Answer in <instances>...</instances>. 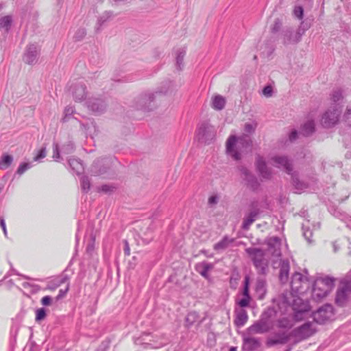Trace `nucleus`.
<instances>
[{
    "label": "nucleus",
    "mask_w": 351,
    "mask_h": 351,
    "mask_svg": "<svg viewBox=\"0 0 351 351\" xmlns=\"http://www.w3.org/2000/svg\"><path fill=\"white\" fill-rule=\"evenodd\" d=\"M261 206L258 201H253L250 206V211L245 216L242 228L244 230H247L253 222L259 217L261 213Z\"/></svg>",
    "instance_id": "nucleus-11"
},
{
    "label": "nucleus",
    "mask_w": 351,
    "mask_h": 351,
    "mask_svg": "<svg viewBox=\"0 0 351 351\" xmlns=\"http://www.w3.org/2000/svg\"><path fill=\"white\" fill-rule=\"evenodd\" d=\"M74 151V145L73 143L69 142L65 144L62 147V152L65 154H69Z\"/></svg>",
    "instance_id": "nucleus-45"
},
{
    "label": "nucleus",
    "mask_w": 351,
    "mask_h": 351,
    "mask_svg": "<svg viewBox=\"0 0 351 351\" xmlns=\"http://www.w3.org/2000/svg\"><path fill=\"white\" fill-rule=\"evenodd\" d=\"M166 86H167V90H162L160 89V90L157 91L156 93V94L157 93H164V94H166L169 92V90L173 86V84H172V82H167L165 83Z\"/></svg>",
    "instance_id": "nucleus-59"
},
{
    "label": "nucleus",
    "mask_w": 351,
    "mask_h": 351,
    "mask_svg": "<svg viewBox=\"0 0 351 351\" xmlns=\"http://www.w3.org/2000/svg\"><path fill=\"white\" fill-rule=\"evenodd\" d=\"M196 136L199 142L210 144L215 136V128L208 123H202L197 130Z\"/></svg>",
    "instance_id": "nucleus-9"
},
{
    "label": "nucleus",
    "mask_w": 351,
    "mask_h": 351,
    "mask_svg": "<svg viewBox=\"0 0 351 351\" xmlns=\"http://www.w3.org/2000/svg\"><path fill=\"white\" fill-rule=\"evenodd\" d=\"M213 268V265L207 262H202L197 265V271L204 277L208 278V272Z\"/></svg>",
    "instance_id": "nucleus-32"
},
{
    "label": "nucleus",
    "mask_w": 351,
    "mask_h": 351,
    "mask_svg": "<svg viewBox=\"0 0 351 351\" xmlns=\"http://www.w3.org/2000/svg\"><path fill=\"white\" fill-rule=\"evenodd\" d=\"M351 290L348 289L345 283L340 282L339 287L337 291L335 302L339 306H346L350 299Z\"/></svg>",
    "instance_id": "nucleus-16"
},
{
    "label": "nucleus",
    "mask_w": 351,
    "mask_h": 351,
    "mask_svg": "<svg viewBox=\"0 0 351 351\" xmlns=\"http://www.w3.org/2000/svg\"><path fill=\"white\" fill-rule=\"evenodd\" d=\"M241 177L245 182L247 186L252 191H256L259 187V182L254 175L252 173L245 167H239Z\"/></svg>",
    "instance_id": "nucleus-15"
},
{
    "label": "nucleus",
    "mask_w": 351,
    "mask_h": 351,
    "mask_svg": "<svg viewBox=\"0 0 351 351\" xmlns=\"http://www.w3.org/2000/svg\"><path fill=\"white\" fill-rule=\"evenodd\" d=\"M53 158L55 160H57L60 158V152H59V147L58 144L56 143H53Z\"/></svg>",
    "instance_id": "nucleus-52"
},
{
    "label": "nucleus",
    "mask_w": 351,
    "mask_h": 351,
    "mask_svg": "<svg viewBox=\"0 0 351 351\" xmlns=\"http://www.w3.org/2000/svg\"><path fill=\"white\" fill-rule=\"evenodd\" d=\"M71 90L76 101H82L86 95V86L82 82H77L73 84L71 88Z\"/></svg>",
    "instance_id": "nucleus-23"
},
{
    "label": "nucleus",
    "mask_w": 351,
    "mask_h": 351,
    "mask_svg": "<svg viewBox=\"0 0 351 351\" xmlns=\"http://www.w3.org/2000/svg\"><path fill=\"white\" fill-rule=\"evenodd\" d=\"M233 241L234 239L225 236L220 241L214 245L213 248L216 251L223 250L226 249Z\"/></svg>",
    "instance_id": "nucleus-30"
},
{
    "label": "nucleus",
    "mask_w": 351,
    "mask_h": 351,
    "mask_svg": "<svg viewBox=\"0 0 351 351\" xmlns=\"http://www.w3.org/2000/svg\"><path fill=\"white\" fill-rule=\"evenodd\" d=\"M32 167L31 164L29 162H24L19 165L16 173L19 175L23 174L25 171L29 169Z\"/></svg>",
    "instance_id": "nucleus-47"
},
{
    "label": "nucleus",
    "mask_w": 351,
    "mask_h": 351,
    "mask_svg": "<svg viewBox=\"0 0 351 351\" xmlns=\"http://www.w3.org/2000/svg\"><path fill=\"white\" fill-rule=\"evenodd\" d=\"M341 282L346 285L348 287V289L351 290V270L348 272L346 276L341 279Z\"/></svg>",
    "instance_id": "nucleus-50"
},
{
    "label": "nucleus",
    "mask_w": 351,
    "mask_h": 351,
    "mask_svg": "<svg viewBox=\"0 0 351 351\" xmlns=\"http://www.w3.org/2000/svg\"><path fill=\"white\" fill-rule=\"evenodd\" d=\"M236 317L234 319V324L237 327H241L247 322L248 316L247 312L244 309H239L235 311Z\"/></svg>",
    "instance_id": "nucleus-26"
},
{
    "label": "nucleus",
    "mask_w": 351,
    "mask_h": 351,
    "mask_svg": "<svg viewBox=\"0 0 351 351\" xmlns=\"http://www.w3.org/2000/svg\"><path fill=\"white\" fill-rule=\"evenodd\" d=\"M75 112L74 107L71 106H67L64 110V116L62 118V121L65 123L69 121L71 117Z\"/></svg>",
    "instance_id": "nucleus-38"
},
{
    "label": "nucleus",
    "mask_w": 351,
    "mask_h": 351,
    "mask_svg": "<svg viewBox=\"0 0 351 351\" xmlns=\"http://www.w3.org/2000/svg\"><path fill=\"white\" fill-rule=\"evenodd\" d=\"M333 315L332 306L326 304L318 308L317 311L313 313V319L316 323L322 324L330 319Z\"/></svg>",
    "instance_id": "nucleus-13"
},
{
    "label": "nucleus",
    "mask_w": 351,
    "mask_h": 351,
    "mask_svg": "<svg viewBox=\"0 0 351 351\" xmlns=\"http://www.w3.org/2000/svg\"><path fill=\"white\" fill-rule=\"evenodd\" d=\"M282 26V23L279 19H276L271 27L272 32H277L280 30Z\"/></svg>",
    "instance_id": "nucleus-55"
},
{
    "label": "nucleus",
    "mask_w": 351,
    "mask_h": 351,
    "mask_svg": "<svg viewBox=\"0 0 351 351\" xmlns=\"http://www.w3.org/2000/svg\"><path fill=\"white\" fill-rule=\"evenodd\" d=\"M46 317V311L44 308H40L36 311V321L40 322L43 320Z\"/></svg>",
    "instance_id": "nucleus-44"
},
{
    "label": "nucleus",
    "mask_w": 351,
    "mask_h": 351,
    "mask_svg": "<svg viewBox=\"0 0 351 351\" xmlns=\"http://www.w3.org/2000/svg\"><path fill=\"white\" fill-rule=\"evenodd\" d=\"M274 268L280 267L279 279L282 283L287 282L289 278V272L290 269L289 262L288 260H271Z\"/></svg>",
    "instance_id": "nucleus-14"
},
{
    "label": "nucleus",
    "mask_w": 351,
    "mask_h": 351,
    "mask_svg": "<svg viewBox=\"0 0 351 351\" xmlns=\"http://www.w3.org/2000/svg\"><path fill=\"white\" fill-rule=\"evenodd\" d=\"M343 119L346 124L351 126V105L347 106L346 112L344 114Z\"/></svg>",
    "instance_id": "nucleus-46"
},
{
    "label": "nucleus",
    "mask_w": 351,
    "mask_h": 351,
    "mask_svg": "<svg viewBox=\"0 0 351 351\" xmlns=\"http://www.w3.org/2000/svg\"><path fill=\"white\" fill-rule=\"evenodd\" d=\"M303 236L308 243L312 242L311 237H313V232L310 230L309 227L303 224L302 225Z\"/></svg>",
    "instance_id": "nucleus-39"
},
{
    "label": "nucleus",
    "mask_w": 351,
    "mask_h": 351,
    "mask_svg": "<svg viewBox=\"0 0 351 351\" xmlns=\"http://www.w3.org/2000/svg\"><path fill=\"white\" fill-rule=\"evenodd\" d=\"M341 112V107L338 104H333L323 114L322 123L325 128H330L335 125L338 121Z\"/></svg>",
    "instance_id": "nucleus-8"
},
{
    "label": "nucleus",
    "mask_w": 351,
    "mask_h": 351,
    "mask_svg": "<svg viewBox=\"0 0 351 351\" xmlns=\"http://www.w3.org/2000/svg\"><path fill=\"white\" fill-rule=\"evenodd\" d=\"M198 319L199 315L195 311L189 313L185 318L186 326H191L194 323H195L198 320Z\"/></svg>",
    "instance_id": "nucleus-36"
},
{
    "label": "nucleus",
    "mask_w": 351,
    "mask_h": 351,
    "mask_svg": "<svg viewBox=\"0 0 351 351\" xmlns=\"http://www.w3.org/2000/svg\"><path fill=\"white\" fill-rule=\"evenodd\" d=\"M226 101L224 97L217 95L212 97L211 106L216 110H221L224 108Z\"/></svg>",
    "instance_id": "nucleus-27"
},
{
    "label": "nucleus",
    "mask_w": 351,
    "mask_h": 351,
    "mask_svg": "<svg viewBox=\"0 0 351 351\" xmlns=\"http://www.w3.org/2000/svg\"><path fill=\"white\" fill-rule=\"evenodd\" d=\"M315 131V123L313 120L307 121L301 128V134L308 136Z\"/></svg>",
    "instance_id": "nucleus-33"
},
{
    "label": "nucleus",
    "mask_w": 351,
    "mask_h": 351,
    "mask_svg": "<svg viewBox=\"0 0 351 351\" xmlns=\"http://www.w3.org/2000/svg\"><path fill=\"white\" fill-rule=\"evenodd\" d=\"M86 105L88 108L95 114L103 113L106 108V104L104 100L99 98L89 99Z\"/></svg>",
    "instance_id": "nucleus-20"
},
{
    "label": "nucleus",
    "mask_w": 351,
    "mask_h": 351,
    "mask_svg": "<svg viewBox=\"0 0 351 351\" xmlns=\"http://www.w3.org/2000/svg\"><path fill=\"white\" fill-rule=\"evenodd\" d=\"M81 187L84 192H88L90 187V182L87 176H82L80 180Z\"/></svg>",
    "instance_id": "nucleus-41"
},
{
    "label": "nucleus",
    "mask_w": 351,
    "mask_h": 351,
    "mask_svg": "<svg viewBox=\"0 0 351 351\" xmlns=\"http://www.w3.org/2000/svg\"><path fill=\"white\" fill-rule=\"evenodd\" d=\"M250 298L244 297L241 299L237 304L241 307H247L250 304Z\"/></svg>",
    "instance_id": "nucleus-54"
},
{
    "label": "nucleus",
    "mask_w": 351,
    "mask_h": 351,
    "mask_svg": "<svg viewBox=\"0 0 351 351\" xmlns=\"http://www.w3.org/2000/svg\"><path fill=\"white\" fill-rule=\"evenodd\" d=\"M38 49L36 45L30 44L23 55V61L27 64H35L38 61Z\"/></svg>",
    "instance_id": "nucleus-18"
},
{
    "label": "nucleus",
    "mask_w": 351,
    "mask_h": 351,
    "mask_svg": "<svg viewBox=\"0 0 351 351\" xmlns=\"http://www.w3.org/2000/svg\"><path fill=\"white\" fill-rule=\"evenodd\" d=\"M112 16L111 12H105L101 16H100L97 20V24L101 27L105 22L110 19Z\"/></svg>",
    "instance_id": "nucleus-42"
},
{
    "label": "nucleus",
    "mask_w": 351,
    "mask_h": 351,
    "mask_svg": "<svg viewBox=\"0 0 351 351\" xmlns=\"http://www.w3.org/2000/svg\"><path fill=\"white\" fill-rule=\"evenodd\" d=\"M154 98L155 93H147L141 95L138 99V103L139 104L138 108L143 110H148V104L152 102Z\"/></svg>",
    "instance_id": "nucleus-24"
},
{
    "label": "nucleus",
    "mask_w": 351,
    "mask_h": 351,
    "mask_svg": "<svg viewBox=\"0 0 351 351\" xmlns=\"http://www.w3.org/2000/svg\"><path fill=\"white\" fill-rule=\"evenodd\" d=\"M267 245V252L272 257V260H278L281 256V239L278 237H271L265 240Z\"/></svg>",
    "instance_id": "nucleus-12"
},
{
    "label": "nucleus",
    "mask_w": 351,
    "mask_h": 351,
    "mask_svg": "<svg viewBox=\"0 0 351 351\" xmlns=\"http://www.w3.org/2000/svg\"><path fill=\"white\" fill-rule=\"evenodd\" d=\"M252 145V141L248 134H243L238 138L231 135L226 141V152L235 160H239L241 158V154L238 149H245L250 148Z\"/></svg>",
    "instance_id": "nucleus-3"
},
{
    "label": "nucleus",
    "mask_w": 351,
    "mask_h": 351,
    "mask_svg": "<svg viewBox=\"0 0 351 351\" xmlns=\"http://www.w3.org/2000/svg\"><path fill=\"white\" fill-rule=\"evenodd\" d=\"M298 138V132L295 130H293L291 132L289 136V138L290 141H293Z\"/></svg>",
    "instance_id": "nucleus-60"
},
{
    "label": "nucleus",
    "mask_w": 351,
    "mask_h": 351,
    "mask_svg": "<svg viewBox=\"0 0 351 351\" xmlns=\"http://www.w3.org/2000/svg\"><path fill=\"white\" fill-rule=\"evenodd\" d=\"M312 286V282L306 276L295 272L293 274L291 281V290L298 294L305 293Z\"/></svg>",
    "instance_id": "nucleus-7"
},
{
    "label": "nucleus",
    "mask_w": 351,
    "mask_h": 351,
    "mask_svg": "<svg viewBox=\"0 0 351 351\" xmlns=\"http://www.w3.org/2000/svg\"><path fill=\"white\" fill-rule=\"evenodd\" d=\"M0 226L2 228V229H3L4 234L6 235L7 234V230H6L5 221H4L3 219H1V220H0Z\"/></svg>",
    "instance_id": "nucleus-64"
},
{
    "label": "nucleus",
    "mask_w": 351,
    "mask_h": 351,
    "mask_svg": "<svg viewBox=\"0 0 351 351\" xmlns=\"http://www.w3.org/2000/svg\"><path fill=\"white\" fill-rule=\"evenodd\" d=\"M13 161V157L8 154H3L0 160V169H6L12 164Z\"/></svg>",
    "instance_id": "nucleus-35"
},
{
    "label": "nucleus",
    "mask_w": 351,
    "mask_h": 351,
    "mask_svg": "<svg viewBox=\"0 0 351 351\" xmlns=\"http://www.w3.org/2000/svg\"><path fill=\"white\" fill-rule=\"evenodd\" d=\"M256 166L260 175L264 179H270L271 176V169H269L264 160L263 158L258 156L256 158Z\"/></svg>",
    "instance_id": "nucleus-22"
},
{
    "label": "nucleus",
    "mask_w": 351,
    "mask_h": 351,
    "mask_svg": "<svg viewBox=\"0 0 351 351\" xmlns=\"http://www.w3.org/2000/svg\"><path fill=\"white\" fill-rule=\"evenodd\" d=\"M112 187L108 184H104L101 186V191L105 193H108L109 191H111Z\"/></svg>",
    "instance_id": "nucleus-61"
},
{
    "label": "nucleus",
    "mask_w": 351,
    "mask_h": 351,
    "mask_svg": "<svg viewBox=\"0 0 351 351\" xmlns=\"http://www.w3.org/2000/svg\"><path fill=\"white\" fill-rule=\"evenodd\" d=\"M13 24V16L12 15H6L0 17V29H4L8 33L12 28Z\"/></svg>",
    "instance_id": "nucleus-28"
},
{
    "label": "nucleus",
    "mask_w": 351,
    "mask_h": 351,
    "mask_svg": "<svg viewBox=\"0 0 351 351\" xmlns=\"http://www.w3.org/2000/svg\"><path fill=\"white\" fill-rule=\"evenodd\" d=\"M276 311L274 308H268L261 315L259 320L254 322L247 329L248 335L263 334L271 330L274 326Z\"/></svg>",
    "instance_id": "nucleus-2"
},
{
    "label": "nucleus",
    "mask_w": 351,
    "mask_h": 351,
    "mask_svg": "<svg viewBox=\"0 0 351 351\" xmlns=\"http://www.w3.org/2000/svg\"><path fill=\"white\" fill-rule=\"evenodd\" d=\"M335 285V278L326 276L317 278L313 285L312 298L319 301L325 298L332 289Z\"/></svg>",
    "instance_id": "nucleus-5"
},
{
    "label": "nucleus",
    "mask_w": 351,
    "mask_h": 351,
    "mask_svg": "<svg viewBox=\"0 0 351 351\" xmlns=\"http://www.w3.org/2000/svg\"><path fill=\"white\" fill-rule=\"evenodd\" d=\"M81 127L84 132L87 134L93 137L94 135L97 134V127L95 123L92 120H88L86 123H81Z\"/></svg>",
    "instance_id": "nucleus-25"
},
{
    "label": "nucleus",
    "mask_w": 351,
    "mask_h": 351,
    "mask_svg": "<svg viewBox=\"0 0 351 351\" xmlns=\"http://www.w3.org/2000/svg\"><path fill=\"white\" fill-rule=\"evenodd\" d=\"M186 50L184 48H180L176 52V67L178 70H182L184 67V58Z\"/></svg>",
    "instance_id": "nucleus-34"
},
{
    "label": "nucleus",
    "mask_w": 351,
    "mask_h": 351,
    "mask_svg": "<svg viewBox=\"0 0 351 351\" xmlns=\"http://www.w3.org/2000/svg\"><path fill=\"white\" fill-rule=\"evenodd\" d=\"M293 14L295 17L299 19H302L303 18L304 10L302 6L298 5L295 6L293 10Z\"/></svg>",
    "instance_id": "nucleus-48"
},
{
    "label": "nucleus",
    "mask_w": 351,
    "mask_h": 351,
    "mask_svg": "<svg viewBox=\"0 0 351 351\" xmlns=\"http://www.w3.org/2000/svg\"><path fill=\"white\" fill-rule=\"evenodd\" d=\"M274 165L279 169L285 170L287 173L291 175L293 173L292 163L284 156H277L271 158Z\"/></svg>",
    "instance_id": "nucleus-19"
},
{
    "label": "nucleus",
    "mask_w": 351,
    "mask_h": 351,
    "mask_svg": "<svg viewBox=\"0 0 351 351\" xmlns=\"http://www.w3.org/2000/svg\"><path fill=\"white\" fill-rule=\"evenodd\" d=\"M51 302H52V298H51V297H50L49 295H46V296L43 297L41 300V304L43 306H49L51 304Z\"/></svg>",
    "instance_id": "nucleus-56"
},
{
    "label": "nucleus",
    "mask_w": 351,
    "mask_h": 351,
    "mask_svg": "<svg viewBox=\"0 0 351 351\" xmlns=\"http://www.w3.org/2000/svg\"><path fill=\"white\" fill-rule=\"evenodd\" d=\"M342 91L339 88L334 90L331 94V99L335 102H337L342 99Z\"/></svg>",
    "instance_id": "nucleus-43"
},
{
    "label": "nucleus",
    "mask_w": 351,
    "mask_h": 351,
    "mask_svg": "<svg viewBox=\"0 0 351 351\" xmlns=\"http://www.w3.org/2000/svg\"><path fill=\"white\" fill-rule=\"evenodd\" d=\"M272 92H273V88L271 86L268 85V86H266L263 89V94L266 97H270L272 96Z\"/></svg>",
    "instance_id": "nucleus-53"
},
{
    "label": "nucleus",
    "mask_w": 351,
    "mask_h": 351,
    "mask_svg": "<svg viewBox=\"0 0 351 351\" xmlns=\"http://www.w3.org/2000/svg\"><path fill=\"white\" fill-rule=\"evenodd\" d=\"M123 243H124L123 250H124L125 255L129 256L130 254V249L129 243L127 240H124Z\"/></svg>",
    "instance_id": "nucleus-58"
},
{
    "label": "nucleus",
    "mask_w": 351,
    "mask_h": 351,
    "mask_svg": "<svg viewBox=\"0 0 351 351\" xmlns=\"http://www.w3.org/2000/svg\"><path fill=\"white\" fill-rule=\"evenodd\" d=\"M68 162L70 167L77 174H80L84 171V166L81 160L71 158L69 159Z\"/></svg>",
    "instance_id": "nucleus-29"
},
{
    "label": "nucleus",
    "mask_w": 351,
    "mask_h": 351,
    "mask_svg": "<svg viewBox=\"0 0 351 351\" xmlns=\"http://www.w3.org/2000/svg\"><path fill=\"white\" fill-rule=\"evenodd\" d=\"M309 27L310 25L304 21L301 22L295 31L292 27H286L282 32V43L285 45L297 44Z\"/></svg>",
    "instance_id": "nucleus-6"
},
{
    "label": "nucleus",
    "mask_w": 351,
    "mask_h": 351,
    "mask_svg": "<svg viewBox=\"0 0 351 351\" xmlns=\"http://www.w3.org/2000/svg\"><path fill=\"white\" fill-rule=\"evenodd\" d=\"M68 291H69V285H67L66 288L64 290L60 289L59 291L58 295L56 297V300H59L60 299L64 297V295H66V293H67Z\"/></svg>",
    "instance_id": "nucleus-57"
},
{
    "label": "nucleus",
    "mask_w": 351,
    "mask_h": 351,
    "mask_svg": "<svg viewBox=\"0 0 351 351\" xmlns=\"http://www.w3.org/2000/svg\"><path fill=\"white\" fill-rule=\"evenodd\" d=\"M46 148L43 147L39 151L38 154L34 158V161H39L41 159L44 158L46 156Z\"/></svg>",
    "instance_id": "nucleus-49"
},
{
    "label": "nucleus",
    "mask_w": 351,
    "mask_h": 351,
    "mask_svg": "<svg viewBox=\"0 0 351 351\" xmlns=\"http://www.w3.org/2000/svg\"><path fill=\"white\" fill-rule=\"evenodd\" d=\"M246 254L253 263L254 266L260 274H266L269 267V254L258 247H247Z\"/></svg>",
    "instance_id": "nucleus-4"
},
{
    "label": "nucleus",
    "mask_w": 351,
    "mask_h": 351,
    "mask_svg": "<svg viewBox=\"0 0 351 351\" xmlns=\"http://www.w3.org/2000/svg\"><path fill=\"white\" fill-rule=\"evenodd\" d=\"M316 332L315 325L313 322H308L302 326L291 330L293 337L298 340L305 339L312 336Z\"/></svg>",
    "instance_id": "nucleus-10"
},
{
    "label": "nucleus",
    "mask_w": 351,
    "mask_h": 351,
    "mask_svg": "<svg viewBox=\"0 0 351 351\" xmlns=\"http://www.w3.org/2000/svg\"><path fill=\"white\" fill-rule=\"evenodd\" d=\"M293 337L291 331L279 332L274 335V336L269 337L267 339L266 344L268 346H273L277 344H286Z\"/></svg>",
    "instance_id": "nucleus-17"
},
{
    "label": "nucleus",
    "mask_w": 351,
    "mask_h": 351,
    "mask_svg": "<svg viewBox=\"0 0 351 351\" xmlns=\"http://www.w3.org/2000/svg\"><path fill=\"white\" fill-rule=\"evenodd\" d=\"M266 281L264 279H258L256 285V292L258 295V298L263 299L266 294Z\"/></svg>",
    "instance_id": "nucleus-31"
},
{
    "label": "nucleus",
    "mask_w": 351,
    "mask_h": 351,
    "mask_svg": "<svg viewBox=\"0 0 351 351\" xmlns=\"http://www.w3.org/2000/svg\"><path fill=\"white\" fill-rule=\"evenodd\" d=\"M291 178L293 184L294 185L295 189L298 190V192H300L301 191L307 188V186L304 182H300L297 176L295 175L294 173L291 174Z\"/></svg>",
    "instance_id": "nucleus-37"
},
{
    "label": "nucleus",
    "mask_w": 351,
    "mask_h": 351,
    "mask_svg": "<svg viewBox=\"0 0 351 351\" xmlns=\"http://www.w3.org/2000/svg\"><path fill=\"white\" fill-rule=\"evenodd\" d=\"M250 335L247 332L243 335V348L249 351L257 350L261 346L259 339Z\"/></svg>",
    "instance_id": "nucleus-21"
},
{
    "label": "nucleus",
    "mask_w": 351,
    "mask_h": 351,
    "mask_svg": "<svg viewBox=\"0 0 351 351\" xmlns=\"http://www.w3.org/2000/svg\"><path fill=\"white\" fill-rule=\"evenodd\" d=\"M86 35V30L84 28H79L73 36L75 42H78L84 39Z\"/></svg>",
    "instance_id": "nucleus-40"
},
{
    "label": "nucleus",
    "mask_w": 351,
    "mask_h": 351,
    "mask_svg": "<svg viewBox=\"0 0 351 351\" xmlns=\"http://www.w3.org/2000/svg\"><path fill=\"white\" fill-rule=\"evenodd\" d=\"M243 295L244 297L250 298L249 295V289H248V285L247 281H245V286L243 290Z\"/></svg>",
    "instance_id": "nucleus-63"
},
{
    "label": "nucleus",
    "mask_w": 351,
    "mask_h": 351,
    "mask_svg": "<svg viewBox=\"0 0 351 351\" xmlns=\"http://www.w3.org/2000/svg\"><path fill=\"white\" fill-rule=\"evenodd\" d=\"M256 124L246 123L244 126V130L245 132L252 134L256 129Z\"/></svg>",
    "instance_id": "nucleus-51"
},
{
    "label": "nucleus",
    "mask_w": 351,
    "mask_h": 351,
    "mask_svg": "<svg viewBox=\"0 0 351 351\" xmlns=\"http://www.w3.org/2000/svg\"><path fill=\"white\" fill-rule=\"evenodd\" d=\"M218 198L217 196H211L208 198L209 204H215L217 203Z\"/></svg>",
    "instance_id": "nucleus-62"
},
{
    "label": "nucleus",
    "mask_w": 351,
    "mask_h": 351,
    "mask_svg": "<svg viewBox=\"0 0 351 351\" xmlns=\"http://www.w3.org/2000/svg\"><path fill=\"white\" fill-rule=\"evenodd\" d=\"M279 306L280 308L282 306L285 307L287 312L289 311L287 308H290L293 313V316L282 317L277 319L276 326L281 329H291L295 322L302 320L305 315L310 311V305L308 301L304 300L298 296H294L291 293L281 295Z\"/></svg>",
    "instance_id": "nucleus-1"
}]
</instances>
